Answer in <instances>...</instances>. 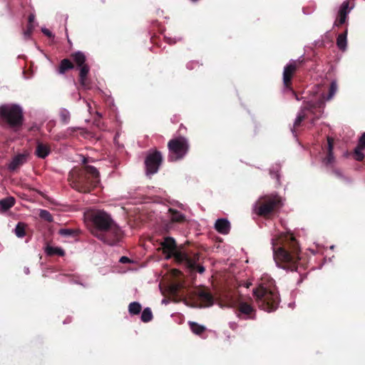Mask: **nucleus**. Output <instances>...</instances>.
I'll list each match as a JSON object with an SVG mask.
<instances>
[{
  "mask_svg": "<svg viewBox=\"0 0 365 365\" xmlns=\"http://www.w3.org/2000/svg\"><path fill=\"white\" fill-rule=\"evenodd\" d=\"M188 324L192 333L196 335H201L205 330L206 327L194 322H189Z\"/></svg>",
  "mask_w": 365,
  "mask_h": 365,
  "instance_id": "nucleus-16",
  "label": "nucleus"
},
{
  "mask_svg": "<svg viewBox=\"0 0 365 365\" xmlns=\"http://www.w3.org/2000/svg\"><path fill=\"white\" fill-rule=\"evenodd\" d=\"M73 68L72 63L68 59H63L61 61L58 72L61 74L64 73L67 70L71 69Z\"/></svg>",
  "mask_w": 365,
  "mask_h": 365,
  "instance_id": "nucleus-20",
  "label": "nucleus"
},
{
  "mask_svg": "<svg viewBox=\"0 0 365 365\" xmlns=\"http://www.w3.org/2000/svg\"><path fill=\"white\" fill-rule=\"evenodd\" d=\"M215 230L223 235H226L229 232L230 230V222L224 218L218 219L215 224Z\"/></svg>",
  "mask_w": 365,
  "mask_h": 365,
  "instance_id": "nucleus-12",
  "label": "nucleus"
},
{
  "mask_svg": "<svg viewBox=\"0 0 365 365\" xmlns=\"http://www.w3.org/2000/svg\"><path fill=\"white\" fill-rule=\"evenodd\" d=\"M72 57L75 61V63L78 66H82L83 65H85V61H86V56L85 55L81 52H76L72 55Z\"/></svg>",
  "mask_w": 365,
  "mask_h": 365,
  "instance_id": "nucleus-23",
  "label": "nucleus"
},
{
  "mask_svg": "<svg viewBox=\"0 0 365 365\" xmlns=\"http://www.w3.org/2000/svg\"><path fill=\"white\" fill-rule=\"evenodd\" d=\"M364 147H362L359 144L358 147L355 149L354 154H355V158L357 160H362L364 158V154L362 153V150Z\"/></svg>",
  "mask_w": 365,
  "mask_h": 365,
  "instance_id": "nucleus-32",
  "label": "nucleus"
},
{
  "mask_svg": "<svg viewBox=\"0 0 365 365\" xmlns=\"http://www.w3.org/2000/svg\"><path fill=\"white\" fill-rule=\"evenodd\" d=\"M61 234H65V235H66V234H68V232L67 230H61Z\"/></svg>",
  "mask_w": 365,
  "mask_h": 365,
  "instance_id": "nucleus-40",
  "label": "nucleus"
},
{
  "mask_svg": "<svg viewBox=\"0 0 365 365\" xmlns=\"http://www.w3.org/2000/svg\"><path fill=\"white\" fill-rule=\"evenodd\" d=\"M352 7L349 6V3L347 1H344L340 6L338 11V18L334 22V25L339 26L345 23L347 15L351 10Z\"/></svg>",
  "mask_w": 365,
  "mask_h": 365,
  "instance_id": "nucleus-11",
  "label": "nucleus"
},
{
  "mask_svg": "<svg viewBox=\"0 0 365 365\" xmlns=\"http://www.w3.org/2000/svg\"><path fill=\"white\" fill-rule=\"evenodd\" d=\"M153 318V314L150 308H145L141 314V320L144 322H150Z\"/></svg>",
  "mask_w": 365,
  "mask_h": 365,
  "instance_id": "nucleus-26",
  "label": "nucleus"
},
{
  "mask_svg": "<svg viewBox=\"0 0 365 365\" xmlns=\"http://www.w3.org/2000/svg\"><path fill=\"white\" fill-rule=\"evenodd\" d=\"M337 84L336 81H332L329 88V93L328 96L326 98L324 93L321 92V87L319 86H317L315 88L314 95L316 96V99L314 101H312V103L309 104V108H315V107H321L324 101L327 100H330L333 98L337 91Z\"/></svg>",
  "mask_w": 365,
  "mask_h": 365,
  "instance_id": "nucleus-7",
  "label": "nucleus"
},
{
  "mask_svg": "<svg viewBox=\"0 0 365 365\" xmlns=\"http://www.w3.org/2000/svg\"><path fill=\"white\" fill-rule=\"evenodd\" d=\"M279 203L280 199L277 195L264 197L263 202L258 207L257 214L264 216L267 215L269 214Z\"/></svg>",
  "mask_w": 365,
  "mask_h": 365,
  "instance_id": "nucleus-9",
  "label": "nucleus"
},
{
  "mask_svg": "<svg viewBox=\"0 0 365 365\" xmlns=\"http://www.w3.org/2000/svg\"><path fill=\"white\" fill-rule=\"evenodd\" d=\"M328 146H329V155L326 159V163L330 164L334 161V156L332 154L333 140L329 138H328Z\"/></svg>",
  "mask_w": 365,
  "mask_h": 365,
  "instance_id": "nucleus-25",
  "label": "nucleus"
},
{
  "mask_svg": "<svg viewBox=\"0 0 365 365\" xmlns=\"http://www.w3.org/2000/svg\"><path fill=\"white\" fill-rule=\"evenodd\" d=\"M26 158L27 155L25 154H20L15 156L9 165V169L11 170H15L26 161Z\"/></svg>",
  "mask_w": 365,
  "mask_h": 365,
  "instance_id": "nucleus-13",
  "label": "nucleus"
},
{
  "mask_svg": "<svg viewBox=\"0 0 365 365\" xmlns=\"http://www.w3.org/2000/svg\"><path fill=\"white\" fill-rule=\"evenodd\" d=\"M14 204L15 199L13 197H6L0 200V206L4 211H6L13 207Z\"/></svg>",
  "mask_w": 365,
  "mask_h": 365,
  "instance_id": "nucleus-17",
  "label": "nucleus"
},
{
  "mask_svg": "<svg viewBox=\"0 0 365 365\" xmlns=\"http://www.w3.org/2000/svg\"><path fill=\"white\" fill-rule=\"evenodd\" d=\"M128 261V258L126 257H122L120 259V262H121L123 263L127 262Z\"/></svg>",
  "mask_w": 365,
  "mask_h": 365,
  "instance_id": "nucleus-38",
  "label": "nucleus"
},
{
  "mask_svg": "<svg viewBox=\"0 0 365 365\" xmlns=\"http://www.w3.org/2000/svg\"><path fill=\"white\" fill-rule=\"evenodd\" d=\"M32 30H33V26L32 25H29V27H28L27 31L24 32L25 37H26V38L29 37Z\"/></svg>",
  "mask_w": 365,
  "mask_h": 365,
  "instance_id": "nucleus-34",
  "label": "nucleus"
},
{
  "mask_svg": "<svg viewBox=\"0 0 365 365\" xmlns=\"http://www.w3.org/2000/svg\"><path fill=\"white\" fill-rule=\"evenodd\" d=\"M34 18H35L34 16L32 14L29 16V25H32V22L34 21Z\"/></svg>",
  "mask_w": 365,
  "mask_h": 365,
  "instance_id": "nucleus-37",
  "label": "nucleus"
},
{
  "mask_svg": "<svg viewBox=\"0 0 365 365\" xmlns=\"http://www.w3.org/2000/svg\"><path fill=\"white\" fill-rule=\"evenodd\" d=\"M39 216L43 220L47 222H51L53 220V217L50 212L46 210H41L39 212Z\"/></svg>",
  "mask_w": 365,
  "mask_h": 365,
  "instance_id": "nucleus-31",
  "label": "nucleus"
},
{
  "mask_svg": "<svg viewBox=\"0 0 365 365\" xmlns=\"http://www.w3.org/2000/svg\"><path fill=\"white\" fill-rule=\"evenodd\" d=\"M170 211L171 213V220L173 221L180 222V221L183 220L184 216L180 212L174 211L172 210H170Z\"/></svg>",
  "mask_w": 365,
  "mask_h": 365,
  "instance_id": "nucleus-30",
  "label": "nucleus"
},
{
  "mask_svg": "<svg viewBox=\"0 0 365 365\" xmlns=\"http://www.w3.org/2000/svg\"><path fill=\"white\" fill-rule=\"evenodd\" d=\"M197 271H198V272H200V273H203V272H204V271H205V269H204V267H202V266H198V267H197Z\"/></svg>",
  "mask_w": 365,
  "mask_h": 365,
  "instance_id": "nucleus-39",
  "label": "nucleus"
},
{
  "mask_svg": "<svg viewBox=\"0 0 365 365\" xmlns=\"http://www.w3.org/2000/svg\"><path fill=\"white\" fill-rule=\"evenodd\" d=\"M346 31L344 34H341L338 36L336 39L337 46L341 49L344 51L346 48Z\"/></svg>",
  "mask_w": 365,
  "mask_h": 365,
  "instance_id": "nucleus-19",
  "label": "nucleus"
},
{
  "mask_svg": "<svg viewBox=\"0 0 365 365\" xmlns=\"http://www.w3.org/2000/svg\"><path fill=\"white\" fill-rule=\"evenodd\" d=\"M42 32L44 34H46L47 36H49V37L52 36L51 32L47 29H42Z\"/></svg>",
  "mask_w": 365,
  "mask_h": 365,
  "instance_id": "nucleus-36",
  "label": "nucleus"
},
{
  "mask_svg": "<svg viewBox=\"0 0 365 365\" xmlns=\"http://www.w3.org/2000/svg\"><path fill=\"white\" fill-rule=\"evenodd\" d=\"M45 252L48 255L52 256V255H59V256H63L65 255V252L63 249L58 247H53L48 245L45 248Z\"/></svg>",
  "mask_w": 365,
  "mask_h": 365,
  "instance_id": "nucleus-15",
  "label": "nucleus"
},
{
  "mask_svg": "<svg viewBox=\"0 0 365 365\" xmlns=\"http://www.w3.org/2000/svg\"><path fill=\"white\" fill-rule=\"evenodd\" d=\"M82 192H88L89 190H87V189H82V190H80Z\"/></svg>",
  "mask_w": 365,
  "mask_h": 365,
  "instance_id": "nucleus-41",
  "label": "nucleus"
},
{
  "mask_svg": "<svg viewBox=\"0 0 365 365\" xmlns=\"http://www.w3.org/2000/svg\"><path fill=\"white\" fill-rule=\"evenodd\" d=\"M163 252L166 254V258L173 257L178 262H184L190 267H194V262L189 258L188 255L183 251L177 248L175 241L173 238L168 237L161 243Z\"/></svg>",
  "mask_w": 365,
  "mask_h": 365,
  "instance_id": "nucleus-3",
  "label": "nucleus"
},
{
  "mask_svg": "<svg viewBox=\"0 0 365 365\" xmlns=\"http://www.w3.org/2000/svg\"><path fill=\"white\" fill-rule=\"evenodd\" d=\"M277 242L272 240V247L274 251V259L277 263H284L287 264L294 265L299 259L297 255H292L287 252L282 247H276Z\"/></svg>",
  "mask_w": 365,
  "mask_h": 365,
  "instance_id": "nucleus-6",
  "label": "nucleus"
},
{
  "mask_svg": "<svg viewBox=\"0 0 365 365\" xmlns=\"http://www.w3.org/2000/svg\"><path fill=\"white\" fill-rule=\"evenodd\" d=\"M299 65L297 61H290L284 68L283 83L286 87H289L294 73Z\"/></svg>",
  "mask_w": 365,
  "mask_h": 365,
  "instance_id": "nucleus-10",
  "label": "nucleus"
},
{
  "mask_svg": "<svg viewBox=\"0 0 365 365\" xmlns=\"http://www.w3.org/2000/svg\"><path fill=\"white\" fill-rule=\"evenodd\" d=\"M61 120L63 123H68L70 119V113L66 110H62L60 113Z\"/></svg>",
  "mask_w": 365,
  "mask_h": 365,
  "instance_id": "nucleus-33",
  "label": "nucleus"
},
{
  "mask_svg": "<svg viewBox=\"0 0 365 365\" xmlns=\"http://www.w3.org/2000/svg\"><path fill=\"white\" fill-rule=\"evenodd\" d=\"M253 294L258 306L264 311H274L278 306L279 295L274 286L259 285L253 291Z\"/></svg>",
  "mask_w": 365,
  "mask_h": 365,
  "instance_id": "nucleus-2",
  "label": "nucleus"
},
{
  "mask_svg": "<svg viewBox=\"0 0 365 365\" xmlns=\"http://www.w3.org/2000/svg\"><path fill=\"white\" fill-rule=\"evenodd\" d=\"M163 157L160 152L155 150L150 153L146 157L145 164L146 168V173L148 175H153L156 173L162 163Z\"/></svg>",
  "mask_w": 365,
  "mask_h": 365,
  "instance_id": "nucleus-8",
  "label": "nucleus"
},
{
  "mask_svg": "<svg viewBox=\"0 0 365 365\" xmlns=\"http://www.w3.org/2000/svg\"><path fill=\"white\" fill-rule=\"evenodd\" d=\"M307 108L305 107L304 109H302L300 113L297 115L295 120H294V127L296 128L297 126H299L301 123V122L305 118V113H304V110L307 109Z\"/></svg>",
  "mask_w": 365,
  "mask_h": 365,
  "instance_id": "nucleus-29",
  "label": "nucleus"
},
{
  "mask_svg": "<svg viewBox=\"0 0 365 365\" xmlns=\"http://www.w3.org/2000/svg\"><path fill=\"white\" fill-rule=\"evenodd\" d=\"M0 116L11 126H17L22 122V110L16 105H4L0 107Z\"/></svg>",
  "mask_w": 365,
  "mask_h": 365,
  "instance_id": "nucleus-5",
  "label": "nucleus"
},
{
  "mask_svg": "<svg viewBox=\"0 0 365 365\" xmlns=\"http://www.w3.org/2000/svg\"><path fill=\"white\" fill-rule=\"evenodd\" d=\"M239 309L242 313L245 314H250L253 312L252 307L245 302L240 303Z\"/></svg>",
  "mask_w": 365,
  "mask_h": 365,
  "instance_id": "nucleus-27",
  "label": "nucleus"
},
{
  "mask_svg": "<svg viewBox=\"0 0 365 365\" xmlns=\"http://www.w3.org/2000/svg\"><path fill=\"white\" fill-rule=\"evenodd\" d=\"M86 217H88L95 227L101 230L106 232L108 234L113 235L112 239H108L107 237H101L100 238L105 242L109 245L116 243L120 238L121 230L115 224L110 216L103 210H93L86 213Z\"/></svg>",
  "mask_w": 365,
  "mask_h": 365,
  "instance_id": "nucleus-1",
  "label": "nucleus"
},
{
  "mask_svg": "<svg viewBox=\"0 0 365 365\" xmlns=\"http://www.w3.org/2000/svg\"><path fill=\"white\" fill-rule=\"evenodd\" d=\"M199 297L200 300L205 304V306L208 307L212 304V297L209 293L201 292Z\"/></svg>",
  "mask_w": 365,
  "mask_h": 365,
  "instance_id": "nucleus-21",
  "label": "nucleus"
},
{
  "mask_svg": "<svg viewBox=\"0 0 365 365\" xmlns=\"http://www.w3.org/2000/svg\"><path fill=\"white\" fill-rule=\"evenodd\" d=\"M81 67L80 70V81L82 84H84V82L86 81V76L89 71V68L87 65H83Z\"/></svg>",
  "mask_w": 365,
  "mask_h": 365,
  "instance_id": "nucleus-28",
  "label": "nucleus"
},
{
  "mask_svg": "<svg viewBox=\"0 0 365 365\" xmlns=\"http://www.w3.org/2000/svg\"><path fill=\"white\" fill-rule=\"evenodd\" d=\"M128 310L131 314H138L141 310V306L138 302H132L129 304Z\"/></svg>",
  "mask_w": 365,
  "mask_h": 365,
  "instance_id": "nucleus-24",
  "label": "nucleus"
},
{
  "mask_svg": "<svg viewBox=\"0 0 365 365\" xmlns=\"http://www.w3.org/2000/svg\"><path fill=\"white\" fill-rule=\"evenodd\" d=\"M86 170L93 178V184H94V186H96L99 182L98 171L96 170V168H94L93 166H90V165L86 167Z\"/></svg>",
  "mask_w": 365,
  "mask_h": 365,
  "instance_id": "nucleus-18",
  "label": "nucleus"
},
{
  "mask_svg": "<svg viewBox=\"0 0 365 365\" xmlns=\"http://www.w3.org/2000/svg\"><path fill=\"white\" fill-rule=\"evenodd\" d=\"M50 153V148L42 143H38L36 154L41 158H45Z\"/></svg>",
  "mask_w": 365,
  "mask_h": 365,
  "instance_id": "nucleus-14",
  "label": "nucleus"
},
{
  "mask_svg": "<svg viewBox=\"0 0 365 365\" xmlns=\"http://www.w3.org/2000/svg\"><path fill=\"white\" fill-rule=\"evenodd\" d=\"M26 224L23 222H19L14 230L15 235L18 237H24L26 235Z\"/></svg>",
  "mask_w": 365,
  "mask_h": 365,
  "instance_id": "nucleus-22",
  "label": "nucleus"
},
{
  "mask_svg": "<svg viewBox=\"0 0 365 365\" xmlns=\"http://www.w3.org/2000/svg\"><path fill=\"white\" fill-rule=\"evenodd\" d=\"M169 150L168 158L175 161L182 158L187 153L189 145L187 140L182 137L170 140L168 145Z\"/></svg>",
  "mask_w": 365,
  "mask_h": 365,
  "instance_id": "nucleus-4",
  "label": "nucleus"
},
{
  "mask_svg": "<svg viewBox=\"0 0 365 365\" xmlns=\"http://www.w3.org/2000/svg\"><path fill=\"white\" fill-rule=\"evenodd\" d=\"M359 145L362 147H365V133L361 135L360 138Z\"/></svg>",
  "mask_w": 365,
  "mask_h": 365,
  "instance_id": "nucleus-35",
  "label": "nucleus"
}]
</instances>
